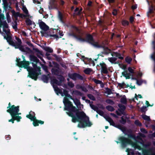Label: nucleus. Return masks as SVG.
Masks as SVG:
<instances>
[{"mask_svg": "<svg viewBox=\"0 0 155 155\" xmlns=\"http://www.w3.org/2000/svg\"><path fill=\"white\" fill-rule=\"evenodd\" d=\"M64 97L63 102L64 105V110L68 111L66 112L67 115L72 117L73 123L79 122L78 127L80 128H84L86 127H90L92 125L87 116L83 111H80L75 107L73 106L72 103L68 98L73 100V98L68 94V91L65 89L63 90Z\"/></svg>", "mask_w": 155, "mask_h": 155, "instance_id": "obj_1", "label": "nucleus"}, {"mask_svg": "<svg viewBox=\"0 0 155 155\" xmlns=\"http://www.w3.org/2000/svg\"><path fill=\"white\" fill-rule=\"evenodd\" d=\"M23 60L20 61V59H18L16 58V62L17 65L19 68H23L27 69L28 72V76L32 79L36 81L39 74L37 71H41V68L38 67L37 64L39 62V60L33 54H30L29 58L31 62L25 60V57L23 55L22 56Z\"/></svg>", "mask_w": 155, "mask_h": 155, "instance_id": "obj_2", "label": "nucleus"}, {"mask_svg": "<svg viewBox=\"0 0 155 155\" xmlns=\"http://www.w3.org/2000/svg\"><path fill=\"white\" fill-rule=\"evenodd\" d=\"M4 38L6 39L7 42L9 45L14 47L16 49H19L22 52H25V51L23 45H22V42L21 39L19 38L16 37L15 39L17 41H15L14 42L12 39L11 37L7 35V37L4 36Z\"/></svg>", "mask_w": 155, "mask_h": 155, "instance_id": "obj_3", "label": "nucleus"}, {"mask_svg": "<svg viewBox=\"0 0 155 155\" xmlns=\"http://www.w3.org/2000/svg\"><path fill=\"white\" fill-rule=\"evenodd\" d=\"M87 38L88 40L87 41V43H89L96 48H104V47L108 45L107 41L106 40L102 41L101 45L99 44L98 42L95 41L93 36L90 34L87 37Z\"/></svg>", "mask_w": 155, "mask_h": 155, "instance_id": "obj_4", "label": "nucleus"}, {"mask_svg": "<svg viewBox=\"0 0 155 155\" xmlns=\"http://www.w3.org/2000/svg\"><path fill=\"white\" fill-rule=\"evenodd\" d=\"M20 107L19 106H15L14 105H11L10 102H9L8 104V106L7 107V108L9 110V112H11L12 114L15 117H19L18 120L20 121V120L22 117L21 116H19V115H21V113H19L20 111Z\"/></svg>", "mask_w": 155, "mask_h": 155, "instance_id": "obj_5", "label": "nucleus"}, {"mask_svg": "<svg viewBox=\"0 0 155 155\" xmlns=\"http://www.w3.org/2000/svg\"><path fill=\"white\" fill-rule=\"evenodd\" d=\"M118 140L119 141H115V142L117 144L120 143L121 147L123 148L126 147L127 145L130 144L131 142L130 139L124 136L119 137Z\"/></svg>", "mask_w": 155, "mask_h": 155, "instance_id": "obj_6", "label": "nucleus"}, {"mask_svg": "<svg viewBox=\"0 0 155 155\" xmlns=\"http://www.w3.org/2000/svg\"><path fill=\"white\" fill-rule=\"evenodd\" d=\"M90 34H88L87 35L86 38H83L80 36H77L74 33H70L68 34L69 36L73 37L76 38L77 40L81 42H86L87 43L88 40L87 37Z\"/></svg>", "mask_w": 155, "mask_h": 155, "instance_id": "obj_7", "label": "nucleus"}, {"mask_svg": "<svg viewBox=\"0 0 155 155\" xmlns=\"http://www.w3.org/2000/svg\"><path fill=\"white\" fill-rule=\"evenodd\" d=\"M68 76L69 78L74 81H76L77 80H80L81 81L84 80L83 77L77 73H69L68 74Z\"/></svg>", "mask_w": 155, "mask_h": 155, "instance_id": "obj_8", "label": "nucleus"}, {"mask_svg": "<svg viewBox=\"0 0 155 155\" xmlns=\"http://www.w3.org/2000/svg\"><path fill=\"white\" fill-rule=\"evenodd\" d=\"M104 118L110 123V125L119 129L121 125L120 124H115L112 119L109 116H104Z\"/></svg>", "mask_w": 155, "mask_h": 155, "instance_id": "obj_9", "label": "nucleus"}, {"mask_svg": "<svg viewBox=\"0 0 155 155\" xmlns=\"http://www.w3.org/2000/svg\"><path fill=\"white\" fill-rule=\"evenodd\" d=\"M100 65L101 67V71L102 73L107 74L108 73V71L107 68V65L105 63L102 61V63H100Z\"/></svg>", "mask_w": 155, "mask_h": 155, "instance_id": "obj_10", "label": "nucleus"}, {"mask_svg": "<svg viewBox=\"0 0 155 155\" xmlns=\"http://www.w3.org/2000/svg\"><path fill=\"white\" fill-rule=\"evenodd\" d=\"M39 26L40 28L45 31H47L49 29V27L43 21H41L39 23Z\"/></svg>", "mask_w": 155, "mask_h": 155, "instance_id": "obj_11", "label": "nucleus"}, {"mask_svg": "<svg viewBox=\"0 0 155 155\" xmlns=\"http://www.w3.org/2000/svg\"><path fill=\"white\" fill-rule=\"evenodd\" d=\"M6 111L10 114L12 117V118L8 120V121L9 122H11L13 124L14 123V121L15 120H16L18 122H19L18 119L19 118V117H15L11 112H9L10 111H9L8 109Z\"/></svg>", "mask_w": 155, "mask_h": 155, "instance_id": "obj_12", "label": "nucleus"}, {"mask_svg": "<svg viewBox=\"0 0 155 155\" xmlns=\"http://www.w3.org/2000/svg\"><path fill=\"white\" fill-rule=\"evenodd\" d=\"M118 106L120 108L118 109V110L120 112L123 114L124 111L126 109V107L121 104H118Z\"/></svg>", "mask_w": 155, "mask_h": 155, "instance_id": "obj_13", "label": "nucleus"}, {"mask_svg": "<svg viewBox=\"0 0 155 155\" xmlns=\"http://www.w3.org/2000/svg\"><path fill=\"white\" fill-rule=\"evenodd\" d=\"M25 23L26 25L27 26L31 25L32 24L34 25L33 28H35L36 26L35 23L33 22L29 18H27L25 21Z\"/></svg>", "mask_w": 155, "mask_h": 155, "instance_id": "obj_14", "label": "nucleus"}, {"mask_svg": "<svg viewBox=\"0 0 155 155\" xmlns=\"http://www.w3.org/2000/svg\"><path fill=\"white\" fill-rule=\"evenodd\" d=\"M59 69L52 68L51 70L52 73L54 75L59 76V71L58 70Z\"/></svg>", "mask_w": 155, "mask_h": 155, "instance_id": "obj_15", "label": "nucleus"}, {"mask_svg": "<svg viewBox=\"0 0 155 155\" xmlns=\"http://www.w3.org/2000/svg\"><path fill=\"white\" fill-rule=\"evenodd\" d=\"M122 74L123 76L126 78V79H129L130 78V73H127V71L126 70L124 72L122 73Z\"/></svg>", "mask_w": 155, "mask_h": 155, "instance_id": "obj_16", "label": "nucleus"}, {"mask_svg": "<svg viewBox=\"0 0 155 155\" xmlns=\"http://www.w3.org/2000/svg\"><path fill=\"white\" fill-rule=\"evenodd\" d=\"M50 5L52 8H56L57 6V2L56 0H51L50 2Z\"/></svg>", "mask_w": 155, "mask_h": 155, "instance_id": "obj_17", "label": "nucleus"}, {"mask_svg": "<svg viewBox=\"0 0 155 155\" xmlns=\"http://www.w3.org/2000/svg\"><path fill=\"white\" fill-rule=\"evenodd\" d=\"M44 123V121L38 120L35 122H34L33 125L34 127H37L39 126V124H43Z\"/></svg>", "mask_w": 155, "mask_h": 155, "instance_id": "obj_18", "label": "nucleus"}, {"mask_svg": "<svg viewBox=\"0 0 155 155\" xmlns=\"http://www.w3.org/2000/svg\"><path fill=\"white\" fill-rule=\"evenodd\" d=\"M128 132L129 134H127V135L128 136V138H132L134 139H136V136L135 135L132 133V132L131 130H128Z\"/></svg>", "mask_w": 155, "mask_h": 155, "instance_id": "obj_19", "label": "nucleus"}, {"mask_svg": "<svg viewBox=\"0 0 155 155\" xmlns=\"http://www.w3.org/2000/svg\"><path fill=\"white\" fill-rule=\"evenodd\" d=\"M42 79L44 82L48 83L49 80V78L48 76L44 74L42 75Z\"/></svg>", "mask_w": 155, "mask_h": 155, "instance_id": "obj_20", "label": "nucleus"}, {"mask_svg": "<svg viewBox=\"0 0 155 155\" xmlns=\"http://www.w3.org/2000/svg\"><path fill=\"white\" fill-rule=\"evenodd\" d=\"M38 63H39L41 66L42 69L43 70L47 73H48L49 72L48 67L46 65H44V64H41V63L40 61Z\"/></svg>", "mask_w": 155, "mask_h": 155, "instance_id": "obj_21", "label": "nucleus"}, {"mask_svg": "<svg viewBox=\"0 0 155 155\" xmlns=\"http://www.w3.org/2000/svg\"><path fill=\"white\" fill-rule=\"evenodd\" d=\"M120 102L124 104H126L127 103V100L125 95H124L120 100Z\"/></svg>", "mask_w": 155, "mask_h": 155, "instance_id": "obj_22", "label": "nucleus"}, {"mask_svg": "<svg viewBox=\"0 0 155 155\" xmlns=\"http://www.w3.org/2000/svg\"><path fill=\"white\" fill-rule=\"evenodd\" d=\"M43 49L44 50H45V51L49 53H52L53 51V49L49 47H44Z\"/></svg>", "mask_w": 155, "mask_h": 155, "instance_id": "obj_23", "label": "nucleus"}, {"mask_svg": "<svg viewBox=\"0 0 155 155\" xmlns=\"http://www.w3.org/2000/svg\"><path fill=\"white\" fill-rule=\"evenodd\" d=\"M12 16L16 18H17V17L19 16V12H15L14 10L12 11Z\"/></svg>", "mask_w": 155, "mask_h": 155, "instance_id": "obj_24", "label": "nucleus"}, {"mask_svg": "<svg viewBox=\"0 0 155 155\" xmlns=\"http://www.w3.org/2000/svg\"><path fill=\"white\" fill-rule=\"evenodd\" d=\"M58 17L60 20L62 22L63 21V15L62 13L60 11L58 12Z\"/></svg>", "mask_w": 155, "mask_h": 155, "instance_id": "obj_25", "label": "nucleus"}, {"mask_svg": "<svg viewBox=\"0 0 155 155\" xmlns=\"http://www.w3.org/2000/svg\"><path fill=\"white\" fill-rule=\"evenodd\" d=\"M2 0L4 4V9L5 10H6L8 7V4L7 1V0Z\"/></svg>", "mask_w": 155, "mask_h": 155, "instance_id": "obj_26", "label": "nucleus"}, {"mask_svg": "<svg viewBox=\"0 0 155 155\" xmlns=\"http://www.w3.org/2000/svg\"><path fill=\"white\" fill-rule=\"evenodd\" d=\"M108 60L111 63H114L117 60V58L115 57L108 58Z\"/></svg>", "mask_w": 155, "mask_h": 155, "instance_id": "obj_27", "label": "nucleus"}, {"mask_svg": "<svg viewBox=\"0 0 155 155\" xmlns=\"http://www.w3.org/2000/svg\"><path fill=\"white\" fill-rule=\"evenodd\" d=\"M72 100L73 101L75 104L77 106L80 105L81 104V103L80 101L78 99L76 98L75 99H74L73 98V100Z\"/></svg>", "mask_w": 155, "mask_h": 155, "instance_id": "obj_28", "label": "nucleus"}, {"mask_svg": "<svg viewBox=\"0 0 155 155\" xmlns=\"http://www.w3.org/2000/svg\"><path fill=\"white\" fill-rule=\"evenodd\" d=\"M122 24L123 26H128L129 25V22L128 21L125 20H123L121 21Z\"/></svg>", "mask_w": 155, "mask_h": 155, "instance_id": "obj_29", "label": "nucleus"}, {"mask_svg": "<svg viewBox=\"0 0 155 155\" xmlns=\"http://www.w3.org/2000/svg\"><path fill=\"white\" fill-rule=\"evenodd\" d=\"M106 109L110 111H113L115 109L114 107L110 105H108L106 107Z\"/></svg>", "mask_w": 155, "mask_h": 155, "instance_id": "obj_30", "label": "nucleus"}, {"mask_svg": "<svg viewBox=\"0 0 155 155\" xmlns=\"http://www.w3.org/2000/svg\"><path fill=\"white\" fill-rule=\"evenodd\" d=\"M141 116L142 118L144 120L148 121H149L150 120V117L146 115H142Z\"/></svg>", "mask_w": 155, "mask_h": 155, "instance_id": "obj_31", "label": "nucleus"}, {"mask_svg": "<svg viewBox=\"0 0 155 155\" xmlns=\"http://www.w3.org/2000/svg\"><path fill=\"white\" fill-rule=\"evenodd\" d=\"M119 129L121 130L123 132V133L125 134V135L127 134L126 133V128L124 127L121 125Z\"/></svg>", "mask_w": 155, "mask_h": 155, "instance_id": "obj_32", "label": "nucleus"}, {"mask_svg": "<svg viewBox=\"0 0 155 155\" xmlns=\"http://www.w3.org/2000/svg\"><path fill=\"white\" fill-rule=\"evenodd\" d=\"M90 105L91 109L96 112L97 111V110L98 109V107L94 104H91Z\"/></svg>", "mask_w": 155, "mask_h": 155, "instance_id": "obj_33", "label": "nucleus"}, {"mask_svg": "<svg viewBox=\"0 0 155 155\" xmlns=\"http://www.w3.org/2000/svg\"><path fill=\"white\" fill-rule=\"evenodd\" d=\"M106 102L108 104H110L111 105H113L114 104V102L112 100L110 99H107L106 100Z\"/></svg>", "mask_w": 155, "mask_h": 155, "instance_id": "obj_34", "label": "nucleus"}, {"mask_svg": "<svg viewBox=\"0 0 155 155\" xmlns=\"http://www.w3.org/2000/svg\"><path fill=\"white\" fill-rule=\"evenodd\" d=\"M114 53L115 54V56L116 57H117L119 59L121 60L124 59V58L121 56V54L120 53L117 52H114Z\"/></svg>", "mask_w": 155, "mask_h": 155, "instance_id": "obj_35", "label": "nucleus"}, {"mask_svg": "<svg viewBox=\"0 0 155 155\" xmlns=\"http://www.w3.org/2000/svg\"><path fill=\"white\" fill-rule=\"evenodd\" d=\"M52 64L54 65L53 67L54 68L59 69L60 65L58 63L55 61H52Z\"/></svg>", "mask_w": 155, "mask_h": 155, "instance_id": "obj_36", "label": "nucleus"}, {"mask_svg": "<svg viewBox=\"0 0 155 155\" xmlns=\"http://www.w3.org/2000/svg\"><path fill=\"white\" fill-rule=\"evenodd\" d=\"M132 60V59L130 57H127L125 58V61L128 64H130Z\"/></svg>", "mask_w": 155, "mask_h": 155, "instance_id": "obj_37", "label": "nucleus"}, {"mask_svg": "<svg viewBox=\"0 0 155 155\" xmlns=\"http://www.w3.org/2000/svg\"><path fill=\"white\" fill-rule=\"evenodd\" d=\"M91 71V70L89 68H87L84 70V72L86 74H90Z\"/></svg>", "mask_w": 155, "mask_h": 155, "instance_id": "obj_38", "label": "nucleus"}, {"mask_svg": "<svg viewBox=\"0 0 155 155\" xmlns=\"http://www.w3.org/2000/svg\"><path fill=\"white\" fill-rule=\"evenodd\" d=\"M147 110V107L145 106H143L140 109V111L142 113H145Z\"/></svg>", "mask_w": 155, "mask_h": 155, "instance_id": "obj_39", "label": "nucleus"}, {"mask_svg": "<svg viewBox=\"0 0 155 155\" xmlns=\"http://www.w3.org/2000/svg\"><path fill=\"white\" fill-rule=\"evenodd\" d=\"M87 97L91 100L94 101L96 99L95 97L91 94H87Z\"/></svg>", "mask_w": 155, "mask_h": 155, "instance_id": "obj_40", "label": "nucleus"}, {"mask_svg": "<svg viewBox=\"0 0 155 155\" xmlns=\"http://www.w3.org/2000/svg\"><path fill=\"white\" fill-rule=\"evenodd\" d=\"M96 112L98 113L99 115H100L103 116L104 117V116H106V115H104V112L102 111V110H99V109L97 110V111H96Z\"/></svg>", "mask_w": 155, "mask_h": 155, "instance_id": "obj_41", "label": "nucleus"}, {"mask_svg": "<svg viewBox=\"0 0 155 155\" xmlns=\"http://www.w3.org/2000/svg\"><path fill=\"white\" fill-rule=\"evenodd\" d=\"M132 78V79L134 80H136L137 84L139 85H141L143 82V81L142 80H138L136 78Z\"/></svg>", "mask_w": 155, "mask_h": 155, "instance_id": "obj_42", "label": "nucleus"}, {"mask_svg": "<svg viewBox=\"0 0 155 155\" xmlns=\"http://www.w3.org/2000/svg\"><path fill=\"white\" fill-rule=\"evenodd\" d=\"M74 94L76 95H79L80 96H82L84 95V94L81 92L80 91H78V90H76L74 91Z\"/></svg>", "mask_w": 155, "mask_h": 155, "instance_id": "obj_43", "label": "nucleus"}, {"mask_svg": "<svg viewBox=\"0 0 155 155\" xmlns=\"http://www.w3.org/2000/svg\"><path fill=\"white\" fill-rule=\"evenodd\" d=\"M52 81L53 84H56L58 85H60V83L59 81L55 78H53L52 80Z\"/></svg>", "mask_w": 155, "mask_h": 155, "instance_id": "obj_44", "label": "nucleus"}, {"mask_svg": "<svg viewBox=\"0 0 155 155\" xmlns=\"http://www.w3.org/2000/svg\"><path fill=\"white\" fill-rule=\"evenodd\" d=\"M54 90L56 92V94L57 95H58L59 93H61V91L59 89V88L58 87H56L54 88Z\"/></svg>", "mask_w": 155, "mask_h": 155, "instance_id": "obj_45", "label": "nucleus"}, {"mask_svg": "<svg viewBox=\"0 0 155 155\" xmlns=\"http://www.w3.org/2000/svg\"><path fill=\"white\" fill-rule=\"evenodd\" d=\"M120 122L123 124H125L126 122V120L124 119L123 117H121V120H120Z\"/></svg>", "mask_w": 155, "mask_h": 155, "instance_id": "obj_46", "label": "nucleus"}, {"mask_svg": "<svg viewBox=\"0 0 155 155\" xmlns=\"http://www.w3.org/2000/svg\"><path fill=\"white\" fill-rule=\"evenodd\" d=\"M92 80L95 83L97 84H100L102 83V81H101L97 80L95 78H93Z\"/></svg>", "mask_w": 155, "mask_h": 155, "instance_id": "obj_47", "label": "nucleus"}, {"mask_svg": "<svg viewBox=\"0 0 155 155\" xmlns=\"http://www.w3.org/2000/svg\"><path fill=\"white\" fill-rule=\"evenodd\" d=\"M134 124L136 125L139 126H141L142 125L141 123L138 120H135L134 122Z\"/></svg>", "mask_w": 155, "mask_h": 155, "instance_id": "obj_48", "label": "nucleus"}, {"mask_svg": "<svg viewBox=\"0 0 155 155\" xmlns=\"http://www.w3.org/2000/svg\"><path fill=\"white\" fill-rule=\"evenodd\" d=\"M79 87L80 88L82 91H84V92H87L88 91V90L84 86H82L81 85H79Z\"/></svg>", "mask_w": 155, "mask_h": 155, "instance_id": "obj_49", "label": "nucleus"}, {"mask_svg": "<svg viewBox=\"0 0 155 155\" xmlns=\"http://www.w3.org/2000/svg\"><path fill=\"white\" fill-rule=\"evenodd\" d=\"M22 10L26 14H28V11L25 6H23Z\"/></svg>", "mask_w": 155, "mask_h": 155, "instance_id": "obj_50", "label": "nucleus"}, {"mask_svg": "<svg viewBox=\"0 0 155 155\" xmlns=\"http://www.w3.org/2000/svg\"><path fill=\"white\" fill-rule=\"evenodd\" d=\"M30 120L31 121H33L32 123L33 125L34 124V122H35L38 120V119H36V117H35V115H34L32 116V117Z\"/></svg>", "mask_w": 155, "mask_h": 155, "instance_id": "obj_51", "label": "nucleus"}, {"mask_svg": "<svg viewBox=\"0 0 155 155\" xmlns=\"http://www.w3.org/2000/svg\"><path fill=\"white\" fill-rule=\"evenodd\" d=\"M3 26L4 28H8V25L5 21H3Z\"/></svg>", "mask_w": 155, "mask_h": 155, "instance_id": "obj_52", "label": "nucleus"}, {"mask_svg": "<svg viewBox=\"0 0 155 155\" xmlns=\"http://www.w3.org/2000/svg\"><path fill=\"white\" fill-rule=\"evenodd\" d=\"M68 86L71 88H73L74 87V84L71 81H70L68 82Z\"/></svg>", "mask_w": 155, "mask_h": 155, "instance_id": "obj_53", "label": "nucleus"}, {"mask_svg": "<svg viewBox=\"0 0 155 155\" xmlns=\"http://www.w3.org/2000/svg\"><path fill=\"white\" fill-rule=\"evenodd\" d=\"M118 85L121 88H124V87L126 85V84L124 82H123L122 83H119Z\"/></svg>", "mask_w": 155, "mask_h": 155, "instance_id": "obj_54", "label": "nucleus"}, {"mask_svg": "<svg viewBox=\"0 0 155 155\" xmlns=\"http://www.w3.org/2000/svg\"><path fill=\"white\" fill-rule=\"evenodd\" d=\"M107 91V93L108 95H110L112 94L111 90L110 88L107 87L106 89Z\"/></svg>", "mask_w": 155, "mask_h": 155, "instance_id": "obj_55", "label": "nucleus"}, {"mask_svg": "<svg viewBox=\"0 0 155 155\" xmlns=\"http://www.w3.org/2000/svg\"><path fill=\"white\" fill-rule=\"evenodd\" d=\"M128 70L130 73L133 74H134V70L130 67H129L128 68Z\"/></svg>", "mask_w": 155, "mask_h": 155, "instance_id": "obj_56", "label": "nucleus"}, {"mask_svg": "<svg viewBox=\"0 0 155 155\" xmlns=\"http://www.w3.org/2000/svg\"><path fill=\"white\" fill-rule=\"evenodd\" d=\"M49 36L50 37H54L55 38H61V36L60 37H59V36L56 35V34H54V35H49Z\"/></svg>", "mask_w": 155, "mask_h": 155, "instance_id": "obj_57", "label": "nucleus"}, {"mask_svg": "<svg viewBox=\"0 0 155 155\" xmlns=\"http://www.w3.org/2000/svg\"><path fill=\"white\" fill-rule=\"evenodd\" d=\"M140 131L141 132L144 134H146L147 133V131L144 128H142L140 129Z\"/></svg>", "mask_w": 155, "mask_h": 155, "instance_id": "obj_58", "label": "nucleus"}, {"mask_svg": "<svg viewBox=\"0 0 155 155\" xmlns=\"http://www.w3.org/2000/svg\"><path fill=\"white\" fill-rule=\"evenodd\" d=\"M74 11L75 12H77V15H79L80 14V12L79 11V8H76L74 10Z\"/></svg>", "mask_w": 155, "mask_h": 155, "instance_id": "obj_59", "label": "nucleus"}, {"mask_svg": "<svg viewBox=\"0 0 155 155\" xmlns=\"http://www.w3.org/2000/svg\"><path fill=\"white\" fill-rule=\"evenodd\" d=\"M134 18L133 16H131L129 19L130 22V23H133L134 21Z\"/></svg>", "mask_w": 155, "mask_h": 155, "instance_id": "obj_60", "label": "nucleus"}, {"mask_svg": "<svg viewBox=\"0 0 155 155\" xmlns=\"http://www.w3.org/2000/svg\"><path fill=\"white\" fill-rule=\"evenodd\" d=\"M104 52H102V54H104L106 55H108V54L111 51H109L108 50H104Z\"/></svg>", "mask_w": 155, "mask_h": 155, "instance_id": "obj_61", "label": "nucleus"}, {"mask_svg": "<svg viewBox=\"0 0 155 155\" xmlns=\"http://www.w3.org/2000/svg\"><path fill=\"white\" fill-rule=\"evenodd\" d=\"M15 25L14 26H13V28L15 30L17 29V23L16 21H14Z\"/></svg>", "mask_w": 155, "mask_h": 155, "instance_id": "obj_62", "label": "nucleus"}, {"mask_svg": "<svg viewBox=\"0 0 155 155\" xmlns=\"http://www.w3.org/2000/svg\"><path fill=\"white\" fill-rule=\"evenodd\" d=\"M33 116L32 115L30 114V113L29 112V114L28 115H27L26 116V117L29 119L31 120V118Z\"/></svg>", "mask_w": 155, "mask_h": 155, "instance_id": "obj_63", "label": "nucleus"}, {"mask_svg": "<svg viewBox=\"0 0 155 155\" xmlns=\"http://www.w3.org/2000/svg\"><path fill=\"white\" fill-rule=\"evenodd\" d=\"M155 52H153V53L151 55V58L153 60L155 63Z\"/></svg>", "mask_w": 155, "mask_h": 155, "instance_id": "obj_64", "label": "nucleus"}]
</instances>
